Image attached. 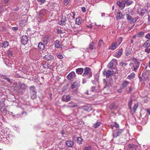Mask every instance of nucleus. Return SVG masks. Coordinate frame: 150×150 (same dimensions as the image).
Here are the masks:
<instances>
[{"label": "nucleus", "instance_id": "56", "mask_svg": "<svg viewBox=\"0 0 150 150\" xmlns=\"http://www.w3.org/2000/svg\"><path fill=\"white\" fill-rule=\"evenodd\" d=\"M129 91H127L128 93H130L132 90V86H130L129 87Z\"/></svg>", "mask_w": 150, "mask_h": 150}, {"label": "nucleus", "instance_id": "3", "mask_svg": "<svg viewBox=\"0 0 150 150\" xmlns=\"http://www.w3.org/2000/svg\"><path fill=\"white\" fill-rule=\"evenodd\" d=\"M142 76L146 81L147 80H150V71L147 70L144 71L142 73Z\"/></svg>", "mask_w": 150, "mask_h": 150}, {"label": "nucleus", "instance_id": "61", "mask_svg": "<svg viewBox=\"0 0 150 150\" xmlns=\"http://www.w3.org/2000/svg\"><path fill=\"white\" fill-rule=\"evenodd\" d=\"M111 61L113 63V62H114L116 63H117V60L115 59H113Z\"/></svg>", "mask_w": 150, "mask_h": 150}, {"label": "nucleus", "instance_id": "43", "mask_svg": "<svg viewBox=\"0 0 150 150\" xmlns=\"http://www.w3.org/2000/svg\"><path fill=\"white\" fill-rule=\"evenodd\" d=\"M139 79L140 81L141 82H144L146 81V80L144 79V78L142 77L141 76H139Z\"/></svg>", "mask_w": 150, "mask_h": 150}, {"label": "nucleus", "instance_id": "22", "mask_svg": "<svg viewBox=\"0 0 150 150\" xmlns=\"http://www.w3.org/2000/svg\"><path fill=\"white\" fill-rule=\"evenodd\" d=\"M123 15L122 14H121V12H119L117 13V15L116 17L117 19H121L123 18Z\"/></svg>", "mask_w": 150, "mask_h": 150}, {"label": "nucleus", "instance_id": "57", "mask_svg": "<svg viewBox=\"0 0 150 150\" xmlns=\"http://www.w3.org/2000/svg\"><path fill=\"white\" fill-rule=\"evenodd\" d=\"M134 144H129L128 145V147L129 149H132Z\"/></svg>", "mask_w": 150, "mask_h": 150}, {"label": "nucleus", "instance_id": "10", "mask_svg": "<svg viewBox=\"0 0 150 150\" xmlns=\"http://www.w3.org/2000/svg\"><path fill=\"white\" fill-rule=\"evenodd\" d=\"M28 40V38L26 35H23L21 39L22 43L24 45L27 44Z\"/></svg>", "mask_w": 150, "mask_h": 150}, {"label": "nucleus", "instance_id": "21", "mask_svg": "<svg viewBox=\"0 0 150 150\" xmlns=\"http://www.w3.org/2000/svg\"><path fill=\"white\" fill-rule=\"evenodd\" d=\"M76 23L78 25H80L81 23V18L80 17H78L76 19Z\"/></svg>", "mask_w": 150, "mask_h": 150}, {"label": "nucleus", "instance_id": "31", "mask_svg": "<svg viewBox=\"0 0 150 150\" xmlns=\"http://www.w3.org/2000/svg\"><path fill=\"white\" fill-rule=\"evenodd\" d=\"M144 34L143 32L141 31L137 33L136 35V36L138 38H140Z\"/></svg>", "mask_w": 150, "mask_h": 150}, {"label": "nucleus", "instance_id": "38", "mask_svg": "<svg viewBox=\"0 0 150 150\" xmlns=\"http://www.w3.org/2000/svg\"><path fill=\"white\" fill-rule=\"evenodd\" d=\"M83 150H92V147L91 145L85 147Z\"/></svg>", "mask_w": 150, "mask_h": 150}, {"label": "nucleus", "instance_id": "13", "mask_svg": "<svg viewBox=\"0 0 150 150\" xmlns=\"http://www.w3.org/2000/svg\"><path fill=\"white\" fill-rule=\"evenodd\" d=\"M18 84L21 88L23 90H25L27 87V86L25 85L24 83L21 82H19Z\"/></svg>", "mask_w": 150, "mask_h": 150}, {"label": "nucleus", "instance_id": "52", "mask_svg": "<svg viewBox=\"0 0 150 150\" xmlns=\"http://www.w3.org/2000/svg\"><path fill=\"white\" fill-rule=\"evenodd\" d=\"M92 44H93V42L92 43H91L89 45V48L90 50H92L93 49L94 45H92Z\"/></svg>", "mask_w": 150, "mask_h": 150}, {"label": "nucleus", "instance_id": "49", "mask_svg": "<svg viewBox=\"0 0 150 150\" xmlns=\"http://www.w3.org/2000/svg\"><path fill=\"white\" fill-rule=\"evenodd\" d=\"M131 60L132 61L134 62L137 63V62H138V61H137V59L134 57H133L132 59H131Z\"/></svg>", "mask_w": 150, "mask_h": 150}, {"label": "nucleus", "instance_id": "5", "mask_svg": "<svg viewBox=\"0 0 150 150\" xmlns=\"http://www.w3.org/2000/svg\"><path fill=\"white\" fill-rule=\"evenodd\" d=\"M147 12V9L144 8H139L137 9V12L140 16H143L144 14Z\"/></svg>", "mask_w": 150, "mask_h": 150}, {"label": "nucleus", "instance_id": "55", "mask_svg": "<svg viewBox=\"0 0 150 150\" xmlns=\"http://www.w3.org/2000/svg\"><path fill=\"white\" fill-rule=\"evenodd\" d=\"M145 38L146 39H150V33L147 34L145 36Z\"/></svg>", "mask_w": 150, "mask_h": 150}, {"label": "nucleus", "instance_id": "64", "mask_svg": "<svg viewBox=\"0 0 150 150\" xmlns=\"http://www.w3.org/2000/svg\"><path fill=\"white\" fill-rule=\"evenodd\" d=\"M147 113L149 115H150V109H147L146 110Z\"/></svg>", "mask_w": 150, "mask_h": 150}, {"label": "nucleus", "instance_id": "33", "mask_svg": "<svg viewBox=\"0 0 150 150\" xmlns=\"http://www.w3.org/2000/svg\"><path fill=\"white\" fill-rule=\"evenodd\" d=\"M126 4L127 6H129L131 5L133 3V1L131 0H127V1H125Z\"/></svg>", "mask_w": 150, "mask_h": 150}, {"label": "nucleus", "instance_id": "48", "mask_svg": "<svg viewBox=\"0 0 150 150\" xmlns=\"http://www.w3.org/2000/svg\"><path fill=\"white\" fill-rule=\"evenodd\" d=\"M69 0H64V4L65 5H67L69 3Z\"/></svg>", "mask_w": 150, "mask_h": 150}, {"label": "nucleus", "instance_id": "25", "mask_svg": "<svg viewBox=\"0 0 150 150\" xmlns=\"http://www.w3.org/2000/svg\"><path fill=\"white\" fill-rule=\"evenodd\" d=\"M78 83L77 82H75L71 84V87L72 89H74L77 87Z\"/></svg>", "mask_w": 150, "mask_h": 150}, {"label": "nucleus", "instance_id": "60", "mask_svg": "<svg viewBox=\"0 0 150 150\" xmlns=\"http://www.w3.org/2000/svg\"><path fill=\"white\" fill-rule=\"evenodd\" d=\"M81 10L83 12H85L86 11V10L85 7H83L81 8Z\"/></svg>", "mask_w": 150, "mask_h": 150}, {"label": "nucleus", "instance_id": "53", "mask_svg": "<svg viewBox=\"0 0 150 150\" xmlns=\"http://www.w3.org/2000/svg\"><path fill=\"white\" fill-rule=\"evenodd\" d=\"M137 146L134 145L132 148V150H136L137 149Z\"/></svg>", "mask_w": 150, "mask_h": 150}, {"label": "nucleus", "instance_id": "24", "mask_svg": "<svg viewBox=\"0 0 150 150\" xmlns=\"http://www.w3.org/2000/svg\"><path fill=\"white\" fill-rule=\"evenodd\" d=\"M129 83V82L125 80L122 84V87L123 88H125Z\"/></svg>", "mask_w": 150, "mask_h": 150}, {"label": "nucleus", "instance_id": "27", "mask_svg": "<svg viewBox=\"0 0 150 150\" xmlns=\"http://www.w3.org/2000/svg\"><path fill=\"white\" fill-rule=\"evenodd\" d=\"M132 98H130L129 99V102L128 103V106L129 107V108L131 110H132L131 105L132 104Z\"/></svg>", "mask_w": 150, "mask_h": 150}, {"label": "nucleus", "instance_id": "35", "mask_svg": "<svg viewBox=\"0 0 150 150\" xmlns=\"http://www.w3.org/2000/svg\"><path fill=\"white\" fill-rule=\"evenodd\" d=\"M126 18L128 21H131L132 19V16L129 14H127L126 15Z\"/></svg>", "mask_w": 150, "mask_h": 150}, {"label": "nucleus", "instance_id": "19", "mask_svg": "<svg viewBox=\"0 0 150 150\" xmlns=\"http://www.w3.org/2000/svg\"><path fill=\"white\" fill-rule=\"evenodd\" d=\"M118 46V45H117L116 42L112 43L111 45V49L114 50Z\"/></svg>", "mask_w": 150, "mask_h": 150}, {"label": "nucleus", "instance_id": "45", "mask_svg": "<svg viewBox=\"0 0 150 150\" xmlns=\"http://www.w3.org/2000/svg\"><path fill=\"white\" fill-rule=\"evenodd\" d=\"M117 4L119 6V7L122 8V2L120 1H117Z\"/></svg>", "mask_w": 150, "mask_h": 150}, {"label": "nucleus", "instance_id": "47", "mask_svg": "<svg viewBox=\"0 0 150 150\" xmlns=\"http://www.w3.org/2000/svg\"><path fill=\"white\" fill-rule=\"evenodd\" d=\"M137 21V18H132V19L130 21V22H132V23H134L136 22Z\"/></svg>", "mask_w": 150, "mask_h": 150}, {"label": "nucleus", "instance_id": "2", "mask_svg": "<svg viewBox=\"0 0 150 150\" xmlns=\"http://www.w3.org/2000/svg\"><path fill=\"white\" fill-rule=\"evenodd\" d=\"M83 69L84 72L82 75L83 76H85L86 75H88V78L92 76V73L91 71V69L90 68L88 67H86Z\"/></svg>", "mask_w": 150, "mask_h": 150}, {"label": "nucleus", "instance_id": "50", "mask_svg": "<svg viewBox=\"0 0 150 150\" xmlns=\"http://www.w3.org/2000/svg\"><path fill=\"white\" fill-rule=\"evenodd\" d=\"M96 88V87L94 86H92L91 88V91L92 92H93L95 91Z\"/></svg>", "mask_w": 150, "mask_h": 150}, {"label": "nucleus", "instance_id": "12", "mask_svg": "<svg viewBox=\"0 0 150 150\" xmlns=\"http://www.w3.org/2000/svg\"><path fill=\"white\" fill-rule=\"evenodd\" d=\"M76 76V75L74 71H72L69 73L67 76V78L69 80H71L73 77H75Z\"/></svg>", "mask_w": 150, "mask_h": 150}, {"label": "nucleus", "instance_id": "36", "mask_svg": "<svg viewBox=\"0 0 150 150\" xmlns=\"http://www.w3.org/2000/svg\"><path fill=\"white\" fill-rule=\"evenodd\" d=\"M100 125V122H97L94 124V127L95 128H97Z\"/></svg>", "mask_w": 150, "mask_h": 150}, {"label": "nucleus", "instance_id": "23", "mask_svg": "<svg viewBox=\"0 0 150 150\" xmlns=\"http://www.w3.org/2000/svg\"><path fill=\"white\" fill-rule=\"evenodd\" d=\"M66 146L69 147H72L74 144L73 141H66Z\"/></svg>", "mask_w": 150, "mask_h": 150}, {"label": "nucleus", "instance_id": "4", "mask_svg": "<svg viewBox=\"0 0 150 150\" xmlns=\"http://www.w3.org/2000/svg\"><path fill=\"white\" fill-rule=\"evenodd\" d=\"M113 71L110 69H108L106 71V69H105L103 71V74L106 75V76L107 78L109 77L111 75L113 74Z\"/></svg>", "mask_w": 150, "mask_h": 150}, {"label": "nucleus", "instance_id": "1", "mask_svg": "<svg viewBox=\"0 0 150 150\" xmlns=\"http://www.w3.org/2000/svg\"><path fill=\"white\" fill-rule=\"evenodd\" d=\"M29 92L32 99L34 100L36 98L37 91L35 86H31L29 87Z\"/></svg>", "mask_w": 150, "mask_h": 150}, {"label": "nucleus", "instance_id": "28", "mask_svg": "<svg viewBox=\"0 0 150 150\" xmlns=\"http://www.w3.org/2000/svg\"><path fill=\"white\" fill-rule=\"evenodd\" d=\"M131 52V49L127 47L126 49V55L129 56Z\"/></svg>", "mask_w": 150, "mask_h": 150}, {"label": "nucleus", "instance_id": "54", "mask_svg": "<svg viewBox=\"0 0 150 150\" xmlns=\"http://www.w3.org/2000/svg\"><path fill=\"white\" fill-rule=\"evenodd\" d=\"M57 57L59 59H62L63 58V56L62 54H59L57 55Z\"/></svg>", "mask_w": 150, "mask_h": 150}, {"label": "nucleus", "instance_id": "17", "mask_svg": "<svg viewBox=\"0 0 150 150\" xmlns=\"http://www.w3.org/2000/svg\"><path fill=\"white\" fill-rule=\"evenodd\" d=\"M84 69L83 68H79L76 69V71L77 74L81 75L83 72Z\"/></svg>", "mask_w": 150, "mask_h": 150}, {"label": "nucleus", "instance_id": "34", "mask_svg": "<svg viewBox=\"0 0 150 150\" xmlns=\"http://www.w3.org/2000/svg\"><path fill=\"white\" fill-rule=\"evenodd\" d=\"M113 66V63L111 61L108 64L107 66V67L108 68L110 69H111Z\"/></svg>", "mask_w": 150, "mask_h": 150}, {"label": "nucleus", "instance_id": "63", "mask_svg": "<svg viewBox=\"0 0 150 150\" xmlns=\"http://www.w3.org/2000/svg\"><path fill=\"white\" fill-rule=\"evenodd\" d=\"M12 30H17L18 29V28L16 27H12Z\"/></svg>", "mask_w": 150, "mask_h": 150}, {"label": "nucleus", "instance_id": "16", "mask_svg": "<svg viewBox=\"0 0 150 150\" xmlns=\"http://www.w3.org/2000/svg\"><path fill=\"white\" fill-rule=\"evenodd\" d=\"M45 47L44 44L42 42H40L38 46V48L40 50H44L45 48Z\"/></svg>", "mask_w": 150, "mask_h": 150}, {"label": "nucleus", "instance_id": "8", "mask_svg": "<svg viewBox=\"0 0 150 150\" xmlns=\"http://www.w3.org/2000/svg\"><path fill=\"white\" fill-rule=\"evenodd\" d=\"M67 18L65 16H62L61 21H58V24L60 25H65L66 24V21H67Z\"/></svg>", "mask_w": 150, "mask_h": 150}, {"label": "nucleus", "instance_id": "32", "mask_svg": "<svg viewBox=\"0 0 150 150\" xmlns=\"http://www.w3.org/2000/svg\"><path fill=\"white\" fill-rule=\"evenodd\" d=\"M13 52L12 51L10 50H8L7 51V53L8 54V56L9 57H11L12 56Z\"/></svg>", "mask_w": 150, "mask_h": 150}, {"label": "nucleus", "instance_id": "44", "mask_svg": "<svg viewBox=\"0 0 150 150\" xmlns=\"http://www.w3.org/2000/svg\"><path fill=\"white\" fill-rule=\"evenodd\" d=\"M138 107V106L137 104H135L134 105V106L133 108V109L134 110V112H135L137 110V108Z\"/></svg>", "mask_w": 150, "mask_h": 150}, {"label": "nucleus", "instance_id": "20", "mask_svg": "<svg viewBox=\"0 0 150 150\" xmlns=\"http://www.w3.org/2000/svg\"><path fill=\"white\" fill-rule=\"evenodd\" d=\"M8 45V43L7 41H5L4 42L1 43V46L2 47L5 48L7 47Z\"/></svg>", "mask_w": 150, "mask_h": 150}, {"label": "nucleus", "instance_id": "39", "mask_svg": "<svg viewBox=\"0 0 150 150\" xmlns=\"http://www.w3.org/2000/svg\"><path fill=\"white\" fill-rule=\"evenodd\" d=\"M115 127L117 128H118L119 127V125L116 122H115L114 123L113 127H112V126L111 127L112 129H113V127Z\"/></svg>", "mask_w": 150, "mask_h": 150}, {"label": "nucleus", "instance_id": "11", "mask_svg": "<svg viewBox=\"0 0 150 150\" xmlns=\"http://www.w3.org/2000/svg\"><path fill=\"white\" fill-rule=\"evenodd\" d=\"M123 130L122 129H116L115 131H114L113 133V137L114 138L116 137L123 132Z\"/></svg>", "mask_w": 150, "mask_h": 150}, {"label": "nucleus", "instance_id": "42", "mask_svg": "<svg viewBox=\"0 0 150 150\" xmlns=\"http://www.w3.org/2000/svg\"><path fill=\"white\" fill-rule=\"evenodd\" d=\"M118 42H119V44L118 45H119L122 42L123 40V39L121 37H119L117 39Z\"/></svg>", "mask_w": 150, "mask_h": 150}, {"label": "nucleus", "instance_id": "29", "mask_svg": "<svg viewBox=\"0 0 150 150\" xmlns=\"http://www.w3.org/2000/svg\"><path fill=\"white\" fill-rule=\"evenodd\" d=\"M143 47H150V45H149L148 40H146L144 42L143 44Z\"/></svg>", "mask_w": 150, "mask_h": 150}, {"label": "nucleus", "instance_id": "30", "mask_svg": "<svg viewBox=\"0 0 150 150\" xmlns=\"http://www.w3.org/2000/svg\"><path fill=\"white\" fill-rule=\"evenodd\" d=\"M60 42L58 40H56L54 43V45L55 47L56 48L59 47H60V44H59Z\"/></svg>", "mask_w": 150, "mask_h": 150}, {"label": "nucleus", "instance_id": "62", "mask_svg": "<svg viewBox=\"0 0 150 150\" xmlns=\"http://www.w3.org/2000/svg\"><path fill=\"white\" fill-rule=\"evenodd\" d=\"M38 2H40L41 4L44 3L45 1V0H37Z\"/></svg>", "mask_w": 150, "mask_h": 150}, {"label": "nucleus", "instance_id": "14", "mask_svg": "<svg viewBox=\"0 0 150 150\" xmlns=\"http://www.w3.org/2000/svg\"><path fill=\"white\" fill-rule=\"evenodd\" d=\"M118 106L116 105L114 103H111L109 106L110 110H115L118 108Z\"/></svg>", "mask_w": 150, "mask_h": 150}, {"label": "nucleus", "instance_id": "46", "mask_svg": "<svg viewBox=\"0 0 150 150\" xmlns=\"http://www.w3.org/2000/svg\"><path fill=\"white\" fill-rule=\"evenodd\" d=\"M140 63L139 62H137V63L136 62L135 63V67H136L137 68H139L140 65Z\"/></svg>", "mask_w": 150, "mask_h": 150}, {"label": "nucleus", "instance_id": "18", "mask_svg": "<svg viewBox=\"0 0 150 150\" xmlns=\"http://www.w3.org/2000/svg\"><path fill=\"white\" fill-rule=\"evenodd\" d=\"M82 109L84 111L89 112L92 110V108L91 106H84Z\"/></svg>", "mask_w": 150, "mask_h": 150}, {"label": "nucleus", "instance_id": "6", "mask_svg": "<svg viewBox=\"0 0 150 150\" xmlns=\"http://www.w3.org/2000/svg\"><path fill=\"white\" fill-rule=\"evenodd\" d=\"M123 49L122 48H121L119 49L118 51L115 52L113 54L114 56L119 58L121 57L122 54Z\"/></svg>", "mask_w": 150, "mask_h": 150}, {"label": "nucleus", "instance_id": "59", "mask_svg": "<svg viewBox=\"0 0 150 150\" xmlns=\"http://www.w3.org/2000/svg\"><path fill=\"white\" fill-rule=\"evenodd\" d=\"M4 11V9L2 6H0V14Z\"/></svg>", "mask_w": 150, "mask_h": 150}, {"label": "nucleus", "instance_id": "41", "mask_svg": "<svg viewBox=\"0 0 150 150\" xmlns=\"http://www.w3.org/2000/svg\"><path fill=\"white\" fill-rule=\"evenodd\" d=\"M103 40H101V39H100L98 41V45L100 47L102 45V44H103Z\"/></svg>", "mask_w": 150, "mask_h": 150}, {"label": "nucleus", "instance_id": "40", "mask_svg": "<svg viewBox=\"0 0 150 150\" xmlns=\"http://www.w3.org/2000/svg\"><path fill=\"white\" fill-rule=\"evenodd\" d=\"M103 83L104 85L105 86L104 87V88H105L106 87L108 86V85L107 82L106 80L105 79H103Z\"/></svg>", "mask_w": 150, "mask_h": 150}, {"label": "nucleus", "instance_id": "51", "mask_svg": "<svg viewBox=\"0 0 150 150\" xmlns=\"http://www.w3.org/2000/svg\"><path fill=\"white\" fill-rule=\"evenodd\" d=\"M127 65V64L125 63H124L122 62H121L120 64V66H121L122 67H123L124 65L125 66Z\"/></svg>", "mask_w": 150, "mask_h": 150}, {"label": "nucleus", "instance_id": "58", "mask_svg": "<svg viewBox=\"0 0 150 150\" xmlns=\"http://www.w3.org/2000/svg\"><path fill=\"white\" fill-rule=\"evenodd\" d=\"M57 32L59 34H61L62 33H63V32H62V31L60 29L57 30Z\"/></svg>", "mask_w": 150, "mask_h": 150}, {"label": "nucleus", "instance_id": "15", "mask_svg": "<svg viewBox=\"0 0 150 150\" xmlns=\"http://www.w3.org/2000/svg\"><path fill=\"white\" fill-rule=\"evenodd\" d=\"M44 58L47 61L51 60L54 59V57L52 55L47 54L44 56Z\"/></svg>", "mask_w": 150, "mask_h": 150}, {"label": "nucleus", "instance_id": "7", "mask_svg": "<svg viewBox=\"0 0 150 150\" xmlns=\"http://www.w3.org/2000/svg\"><path fill=\"white\" fill-rule=\"evenodd\" d=\"M71 99V97L69 94L66 95H64L62 98V101L67 102L69 101Z\"/></svg>", "mask_w": 150, "mask_h": 150}, {"label": "nucleus", "instance_id": "9", "mask_svg": "<svg viewBox=\"0 0 150 150\" xmlns=\"http://www.w3.org/2000/svg\"><path fill=\"white\" fill-rule=\"evenodd\" d=\"M65 106L67 108H71L77 107L78 105L76 103L71 101L68 103V105Z\"/></svg>", "mask_w": 150, "mask_h": 150}, {"label": "nucleus", "instance_id": "26", "mask_svg": "<svg viewBox=\"0 0 150 150\" xmlns=\"http://www.w3.org/2000/svg\"><path fill=\"white\" fill-rule=\"evenodd\" d=\"M135 73L133 72L128 76L127 79L130 80L131 79L134 78L135 77Z\"/></svg>", "mask_w": 150, "mask_h": 150}, {"label": "nucleus", "instance_id": "37", "mask_svg": "<svg viewBox=\"0 0 150 150\" xmlns=\"http://www.w3.org/2000/svg\"><path fill=\"white\" fill-rule=\"evenodd\" d=\"M146 49L144 50V52L147 53V54L150 53V47H144Z\"/></svg>", "mask_w": 150, "mask_h": 150}]
</instances>
